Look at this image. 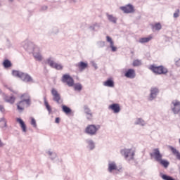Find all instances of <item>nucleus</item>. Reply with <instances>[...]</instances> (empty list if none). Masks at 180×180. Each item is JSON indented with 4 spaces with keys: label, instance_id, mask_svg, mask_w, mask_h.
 <instances>
[{
    "label": "nucleus",
    "instance_id": "obj_18",
    "mask_svg": "<svg viewBox=\"0 0 180 180\" xmlns=\"http://www.w3.org/2000/svg\"><path fill=\"white\" fill-rule=\"evenodd\" d=\"M16 122L20 124V127L25 133H26V124H25V122L20 118H17Z\"/></svg>",
    "mask_w": 180,
    "mask_h": 180
},
{
    "label": "nucleus",
    "instance_id": "obj_7",
    "mask_svg": "<svg viewBox=\"0 0 180 180\" xmlns=\"http://www.w3.org/2000/svg\"><path fill=\"white\" fill-rule=\"evenodd\" d=\"M51 94L53 96V101L56 102V103H63V100L61 99V96L58 94V91L55 89L51 90Z\"/></svg>",
    "mask_w": 180,
    "mask_h": 180
},
{
    "label": "nucleus",
    "instance_id": "obj_27",
    "mask_svg": "<svg viewBox=\"0 0 180 180\" xmlns=\"http://www.w3.org/2000/svg\"><path fill=\"white\" fill-rule=\"evenodd\" d=\"M107 16H108V20H110V22H112V23H116V22L117 20V18L112 16V15H109V14H107Z\"/></svg>",
    "mask_w": 180,
    "mask_h": 180
},
{
    "label": "nucleus",
    "instance_id": "obj_16",
    "mask_svg": "<svg viewBox=\"0 0 180 180\" xmlns=\"http://www.w3.org/2000/svg\"><path fill=\"white\" fill-rule=\"evenodd\" d=\"M106 40L108 43H110V47L111 48L112 51H116L117 50V48H116V46H115V44H114L112 38L109 36H107Z\"/></svg>",
    "mask_w": 180,
    "mask_h": 180
},
{
    "label": "nucleus",
    "instance_id": "obj_4",
    "mask_svg": "<svg viewBox=\"0 0 180 180\" xmlns=\"http://www.w3.org/2000/svg\"><path fill=\"white\" fill-rule=\"evenodd\" d=\"M100 127L99 125L95 126L94 124H90L86 127L85 132L87 134L94 136V134H96V132L99 130Z\"/></svg>",
    "mask_w": 180,
    "mask_h": 180
},
{
    "label": "nucleus",
    "instance_id": "obj_25",
    "mask_svg": "<svg viewBox=\"0 0 180 180\" xmlns=\"http://www.w3.org/2000/svg\"><path fill=\"white\" fill-rule=\"evenodd\" d=\"M158 162H160V164H161V165H163L165 168H167L169 165V162H168V161L167 160H162V158L160 159V160H159Z\"/></svg>",
    "mask_w": 180,
    "mask_h": 180
},
{
    "label": "nucleus",
    "instance_id": "obj_30",
    "mask_svg": "<svg viewBox=\"0 0 180 180\" xmlns=\"http://www.w3.org/2000/svg\"><path fill=\"white\" fill-rule=\"evenodd\" d=\"M84 109L86 115H89L91 117L92 116V112H91V110L89 109V108H88V106L84 105Z\"/></svg>",
    "mask_w": 180,
    "mask_h": 180
},
{
    "label": "nucleus",
    "instance_id": "obj_17",
    "mask_svg": "<svg viewBox=\"0 0 180 180\" xmlns=\"http://www.w3.org/2000/svg\"><path fill=\"white\" fill-rule=\"evenodd\" d=\"M104 86H108L109 88H113L115 86V82L112 79H108L103 82Z\"/></svg>",
    "mask_w": 180,
    "mask_h": 180
},
{
    "label": "nucleus",
    "instance_id": "obj_9",
    "mask_svg": "<svg viewBox=\"0 0 180 180\" xmlns=\"http://www.w3.org/2000/svg\"><path fill=\"white\" fill-rule=\"evenodd\" d=\"M150 157H154L155 160H156L158 162L159 161H161L162 155H161L158 148H155L153 150V153H150Z\"/></svg>",
    "mask_w": 180,
    "mask_h": 180
},
{
    "label": "nucleus",
    "instance_id": "obj_38",
    "mask_svg": "<svg viewBox=\"0 0 180 180\" xmlns=\"http://www.w3.org/2000/svg\"><path fill=\"white\" fill-rule=\"evenodd\" d=\"M55 122L58 124L60 123V117H56L55 120Z\"/></svg>",
    "mask_w": 180,
    "mask_h": 180
},
{
    "label": "nucleus",
    "instance_id": "obj_11",
    "mask_svg": "<svg viewBox=\"0 0 180 180\" xmlns=\"http://www.w3.org/2000/svg\"><path fill=\"white\" fill-rule=\"evenodd\" d=\"M172 105L174 106V108H172V111L174 112V113L175 115H176V113H179L180 112V102L178 100L173 101Z\"/></svg>",
    "mask_w": 180,
    "mask_h": 180
},
{
    "label": "nucleus",
    "instance_id": "obj_8",
    "mask_svg": "<svg viewBox=\"0 0 180 180\" xmlns=\"http://www.w3.org/2000/svg\"><path fill=\"white\" fill-rule=\"evenodd\" d=\"M120 9L124 12V13H134V7L131 4L121 6Z\"/></svg>",
    "mask_w": 180,
    "mask_h": 180
},
{
    "label": "nucleus",
    "instance_id": "obj_15",
    "mask_svg": "<svg viewBox=\"0 0 180 180\" xmlns=\"http://www.w3.org/2000/svg\"><path fill=\"white\" fill-rule=\"evenodd\" d=\"M124 75L127 78H134L136 77V71H134V69H129Z\"/></svg>",
    "mask_w": 180,
    "mask_h": 180
},
{
    "label": "nucleus",
    "instance_id": "obj_26",
    "mask_svg": "<svg viewBox=\"0 0 180 180\" xmlns=\"http://www.w3.org/2000/svg\"><path fill=\"white\" fill-rule=\"evenodd\" d=\"M3 65L5 68H9L12 67V63L9 61V60L6 59L4 61Z\"/></svg>",
    "mask_w": 180,
    "mask_h": 180
},
{
    "label": "nucleus",
    "instance_id": "obj_14",
    "mask_svg": "<svg viewBox=\"0 0 180 180\" xmlns=\"http://www.w3.org/2000/svg\"><path fill=\"white\" fill-rule=\"evenodd\" d=\"M158 89L155 87H153L150 90V95L149 97V101H153L155 98H156L157 95H158Z\"/></svg>",
    "mask_w": 180,
    "mask_h": 180
},
{
    "label": "nucleus",
    "instance_id": "obj_23",
    "mask_svg": "<svg viewBox=\"0 0 180 180\" xmlns=\"http://www.w3.org/2000/svg\"><path fill=\"white\" fill-rule=\"evenodd\" d=\"M152 39H153L152 36H149L148 37L141 38L139 39V43H148V41H150V40H152Z\"/></svg>",
    "mask_w": 180,
    "mask_h": 180
},
{
    "label": "nucleus",
    "instance_id": "obj_3",
    "mask_svg": "<svg viewBox=\"0 0 180 180\" xmlns=\"http://www.w3.org/2000/svg\"><path fill=\"white\" fill-rule=\"evenodd\" d=\"M13 75L14 77H18V78H20L22 81H24V82H32V81H33V79L29 75L18 70H13Z\"/></svg>",
    "mask_w": 180,
    "mask_h": 180
},
{
    "label": "nucleus",
    "instance_id": "obj_37",
    "mask_svg": "<svg viewBox=\"0 0 180 180\" xmlns=\"http://www.w3.org/2000/svg\"><path fill=\"white\" fill-rule=\"evenodd\" d=\"M0 112H5V108L2 105H0Z\"/></svg>",
    "mask_w": 180,
    "mask_h": 180
},
{
    "label": "nucleus",
    "instance_id": "obj_35",
    "mask_svg": "<svg viewBox=\"0 0 180 180\" xmlns=\"http://www.w3.org/2000/svg\"><path fill=\"white\" fill-rule=\"evenodd\" d=\"M179 16V10H177L176 13H174V18H178Z\"/></svg>",
    "mask_w": 180,
    "mask_h": 180
},
{
    "label": "nucleus",
    "instance_id": "obj_41",
    "mask_svg": "<svg viewBox=\"0 0 180 180\" xmlns=\"http://www.w3.org/2000/svg\"><path fill=\"white\" fill-rule=\"evenodd\" d=\"M0 94H2V90L1 89H0Z\"/></svg>",
    "mask_w": 180,
    "mask_h": 180
},
{
    "label": "nucleus",
    "instance_id": "obj_28",
    "mask_svg": "<svg viewBox=\"0 0 180 180\" xmlns=\"http://www.w3.org/2000/svg\"><path fill=\"white\" fill-rule=\"evenodd\" d=\"M44 105L48 110V112H49V113H51V106H50V105L49 104V102L47 101V99H46V98H44Z\"/></svg>",
    "mask_w": 180,
    "mask_h": 180
},
{
    "label": "nucleus",
    "instance_id": "obj_29",
    "mask_svg": "<svg viewBox=\"0 0 180 180\" xmlns=\"http://www.w3.org/2000/svg\"><path fill=\"white\" fill-rule=\"evenodd\" d=\"M133 67H139L141 65V60L136 59L133 61L132 63Z\"/></svg>",
    "mask_w": 180,
    "mask_h": 180
},
{
    "label": "nucleus",
    "instance_id": "obj_21",
    "mask_svg": "<svg viewBox=\"0 0 180 180\" xmlns=\"http://www.w3.org/2000/svg\"><path fill=\"white\" fill-rule=\"evenodd\" d=\"M171 151L172 152V153L174 154V155L176 156V158H177V160H179L180 161V153L179 151H178L176 149H175V148L170 146L169 147Z\"/></svg>",
    "mask_w": 180,
    "mask_h": 180
},
{
    "label": "nucleus",
    "instance_id": "obj_6",
    "mask_svg": "<svg viewBox=\"0 0 180 180\" xmlns=\"http://www.w3.org/2000/svg\"><path fill=\"white\" fill-rule=\"evenodd\" d=\"M61 81L67 84L69 86H74V79L70 75H63Z\"/></svg>",
    "mask_w": 180,
    "mask_h": 180
},
{
    "label": "nucleus",
    "instance_id": "obj_33",
    "mask_svg": "<svg viewBox=\"0 0 180 180\" xmlns=\"http://www.w3.org/2000/svg\"><path fill=\"white\" fill-rule=\"evenodd\" d=\"M161 24L160 23H156L154 26H153V29H155V30H161Z\"/></svg>",
    "mask_w": 180,
    "mask_h": 180
},
{
    "label": "nucleus",
    "instance_id": "obj_2",
    "mask_svg": "<svg viewBox=\"0 0 180 180\" xmlns=\"http://www.w3.org/2000/svg\"><path fill=\"white\" fill-rule=\"evenodd\" d=\"M149 70L156 75H162L168 72V69L162 65L157 66L155 65H150Z\"/></svg>",
    "mask_w": 180,
    "mask_h": 180
},
{
    "label": "nucleus",
    "instance_id": "obj_32",
    "mask_svg": "<svg viewBox=\"0 0 180 180\" xmlns=\"http://www.w3.org/2000/svg\"><path fill=\"white\" fill-rule=\"evenodd\" d=\"M75 91H81L82 86L80 84H76L74 85Z\"/></svg>",
    "mask_w": 180,
    "mask_h": 180
},
{
    "label": "nucleus",
    "instance_id": "obj_13",
    "mask_svg": "<svg viewBox=\"0 0 180 180\" xmlns=\"http://www.w3.org/2000/svg\"><path fill=\"white\" fill-rule=\"evenodd\" d=\"M109 109L112 110L115 113H119L120 112V105L117 103H113L109 105Z\"/></svg>",
    "mask_w": 180,
    "mask_h": 180
},
{
    "label": "nucleus",
    "instance_id": "obj_24",
    "mask_svg": "<svg viewBox=\"0 0 180 180\" xmlns=\"http://www.w3.org/2000/svg\"><path fill=\"white\" fill-rule=\"evenodd\" d=\"M62 110L66 115L71 113V108H68L67 105H62Z\"/></svg>",
    "mask_w": 180,
    "mask_h": 180
},
{
    "label": "nucleus",
    "instance_id": "obj_22",
    "mask_svg": "<svg viewBox=\"0 0 180 180\" xmlns=\"http://www.w3.org/2000/svg\"><path fill=\"white\" fill-rule=\"evenodd\" d=\"M6 102H8V103H15V97L13 96H6L4 98Z\"/></svg>",
    "mask_w": 180,
    "mask_h": 180
},
{
    "label": "nucleus",
    "instance_id": "obj_19",
    "mask_svg": "<svg viewBox=\"0 0 180 180\" xmlns=\"http://www.w3.org/2000/svg\"><path fill=\"white\" fill-rule=\"evenodd\" d=\"M117 169V166L115 162H110L108 164V171L109 172H112V171H116Z\"/></svg>",
    "mask_w": 180,
    "mask_h": 180
},
{
    "label": "nucleus",
    "instance_id": "obj_31",
    "mask_svg": "<svg viewBox=\"0 0 180 180\" xmlns=\"http://www.w3.org/2000/svg\"><path fill=\"white\" fill-rule=\"evenodd\" d=\"M162 179H164V180H175V179L172 178V176H167L166 174H162L161 176Z\"/></svg>",
    "mask_w": 180,
    "mask_h": 180
},
{
    "label": "nucleus",
    "instance_id": "obj_36",
    "mask_svg": "<svg viewBox=\"0 0 180 180\" xmlns=\"http://www.w3.org/2000/svg\"><path fill=\"white\" fill-rule=\"evenodd\" d=\"M87 120H92L93 117H94V115H92L91 113V116L90 115H87Z\"/></svg>",
    "mask_w": 180,
    "mask_h": 180
},
{
    "label": "nucleus",
    "instance_id": "obj_39",
    "mask_svg": "<svg viewBox=\"0 0 180 180\" xmlns=\"http://www.w3.org/2000/svg\"><path fill=\"white\" fill-rule=\"evenodd\" d=\"M4 146V143H2V141L0 140V147H2Z\"/></svg>",
    "mask_w": 180,
    "mask_h": 180
},
{
    "label": "nucleus",
    "instance_id": "obj_34",
    "mask_svg": "<svg viewBox=\"0 0 180 180\" xmlns=\"http://www.w3.org/2000/svg\"><path fill=\"white\" fill-rule=\"evenodd\" d=\"M31 124L34 127H37V124H36V120H34V118H31Z\"/></svg>",
    "mask_w": 180,
    "mask_h": 180
},
{
    "label": "nucleus",
    "instance_id": "obj_12",
    "mask_svg": "<svg viewBox=\"0 0 180 180\" xmlns=\"http://www.w3.org/2000/svg\"><path fill=\"white\" fill-rule=\"evenodd\" d=\"M48 64H49L50 67L52 68H55V70H63V66L61 64L54 63V61L50 59L48 60Z\"/></svg>",
    "mask_w": 180,
    "mask_h": 180
},
{
    "label": "nucleus",
    "instance_id": "obj_1",
    "mask_svg": "<svg viewBox=\"0 0 180 180\" xmlns=\"http://www.w3.org/2000/svg\"><path fill=\"white\" fill-rule=\"evenodd\" d=\"M22 101L17 103V109L19 112H22L25 110V106L27 105H30V96L29 94H24L21 96Z\"/></svg>",
    "mask_w": 180,
    "mask_h": 180
},
{
    "label": "nucleus",
    "instance_id": "obj_40",
    "mask_svg": "<svg viewBox=\"0 0 180 180\" xmlns=\"http://www.w3.org/2000/svg\"><path fill=\"white\" fill-rule=\"evenodd\" d=\"M89 143H90V144H91V145L94 144V143H93L92 141H90Z\"/></svg>",
    "mask_w": 180,
    "mask_h": 180
},
{
    "label": "nucleus",
    "instance_id": "obj_10",
    "mask_svg": "<svg viewBox=\"0 0 180 180\" xmlns=\"http://www.w3.org/2000/svg\"><path fill=\"white\" fill-rule=\"evenodd\" d=\"M33 56L37 60V61H41L43 60V56L40 53V49L35 48L33 51Z\"/></svg>",
    "mask_w": 180,
    "mask_h": 180
},
{
    "label": "nucleus",
    "instance_id": "obj_20",
    "mask_svg": "<svg viewBox=\"0 0 180 180\" xmlns=\"http://www.w3.org/2000/svg\"><path fill=\"white\" fill-rule=\"evenodd\" d=\"M77 67L80 70V71H82L85 70V68H88V63L84 62H80L77 65Z\"/></svg>",
    "mask_w": 180,
    "mask_h": 180
},
{
    "label": "nucleus",
    "instance_id": "obj_5",
    "mask_svg": "<svg viewBox=\"0 0 180 180\" xmlns=\"http://www.w3.org/2000/svg\"><path fill=\"white\" fill-rule=\"evenodd\" d=\"M122 155H124V158L127 160H134V151L131 149H124L121 150Z\"/></svg>",
    "mask_w": 180,
    "mask_h": 180
}]
</instances>
